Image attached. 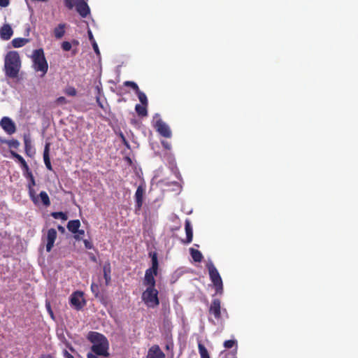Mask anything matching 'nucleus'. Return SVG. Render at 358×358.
I'll list each match as a JSON object with an SVG mask.
<instances>
[{
    "label": "nucleus",
    "instance_id": "obj_38",
    "mask_svg": "<svg viewBox=\"0 0 358 358\" xmlns=\"http://www.w3.org/2000/svg\"><path fill=\"white\" fill-rule=\"evenodd\" d=\"M62 48L64 51H69L71 49V43H69L68 41H64L62 43Z\"/></svg>",
    "mask_w": 358,
    "mask_h": 358
},
{
    "label": "nucleus",
    "instance_id": "obj_30",
    "mask_svg": "<svg viewBox=\"0 0 358 358\" xmlns=\"http://www.w3.org/2000/svg\"><path fill=\"white\" fill-rule=\"evenodd\" d=\"M6 143L10 148L17 149L20 146V142L16 139L6 141Z\"/></svg>",
    "mask_w": 358,
    "mask_h": 358
},
{
    "label": "nucleus",
    "instance_id": "obj_56",
    "mask_svg": "<svg viewBox=\"0 0 358 358\" xmlns=\"http://www.w3.org/2000/svg\"><path fill=\"white\" fill-rule=\"evenodd\" d=\"M127 162H129L130 163L131 162V160L129 157H127Z\"/></svg>",
    "mask_w": 358,
    "mask_h": 358
},
{
    "label": "nucleus",
    "instance_id": "obj_26",
    "mask_svg": "<svg viewBox=\"0 0 358 358\" xmlns=\"http://www.w3.org/2000/svg\"><path fill=\"white\" fill-rule=\"evenodd\" d=\"M198 348L201 358H210L206 348L203 344L199 343Z\"/></svg>",
    "mask_w": 358,
    "mask_h": 358
},
{
    "label": "nucleus",
    "instance_id": "obj_5",
    "mask_svg": "<svg viewBox=\"0 0 358 358\" xmlns=\"http://www.w3.org/2000/svg\"><path fill=\"white\" fill-rule=\"evenodd\" d=\"M159 292L155 287H147L142 294V301L148 308H154L159 306Z\"/></svg>",
    "mask_w": 358,
    "mask_h": 358
},
{
    "label": "nucleus",
    "instance_id": "obj_14",
    "mask_svg": "<svg viewBox=\"0 0 358 358\" xmlns=\"http://www.w3.org/2000/svg\"><path fill=\"white\" fill-rule=\"evenodd\" d=\"M57 231L55 229L51 228L48 230L47 236H46V251L50 252L52 248L54 246L55 241L57 238Z\"/></svg>",
    "mask_w": 358,
    "mask_h": 358
},
{
    "label": "nucleus",
    "instance_id": "obj_4",
    "mask_svg": "<svg viewBox=\"0 0 358 358\" xmlns=\"http://www.w3.org/2000/svg\"><path fill=\"white\" fill-rule=\"evenodd\" d=\"M33 67L36 71L41 72L44 76L48 70V64L42 48L34 50L32 55Z\"/></svg>",
    "mask_w": 358,
    "mask_h": 358
},
{
    "label": "nucleus",
    "instance_id": "obj_7",
    "mask_svg": "<svg viewBox=\"0 0 358 358\" xmlns=\"http://www.w3.org/2000/svg\"><path fill=\"white\" fill-rule=\"evenodd\" d=\"M70 303L77 310L83 309L86 305L83 292L80 291L74 292L71 296Z\"/></svg>",
    "mask_w": 358,
    "mask_h": 358
},
{
    "label": "nucleus",
    "instance_id": "obj_36",
    "mask_svg": "<svg viewBox=\"0 0 358 358\" xmlns=\"http://www.w3.org/2000/svg\"><path fill=\"white\" fill-rule=\"evenodd\" d=\"M45 308H46V310H47L48 313H49L50 317L52 320H55L54 313L52 310L51 305H50V303L49 301H45Z\"/></svg>",
    "mask_w": 358,
    "mask_h": 358
},
{
    "label": "nucleus",
    "instance_id": "obj_34",
    "mask_svg": "<svg viewBox=\"0 0 358 358\" xmlns=\"http://www.w3.org/2000/svg\"><path fill=\"white\" fill-rule=\"evenodd\" d=\"M124 85L127 87H131L135 92H137L139 90L138 85L133 81H125Z\"/></svg>",
    "mask_w": 358,
    "mask_h": 358
},
{
    "label": "nucleus",
    "instance_id": "obj_33",
    "mask_svg": "<svg viewBox=\"0 0 358 358\" xmlns=\"http://www.w3.org/2000/svg\"><path fill=\"white\" fill-rule=\"evenodd\" d=\"M91 291L94 294L96 297L99 296V285L96 283H92L91 285Z\"/></svg>",
    "mask_w": 358,
    "mask_h": 358
},
{
    "label": "nucleus",
    "instance_id": "obj_52",
    "mask_svg": "<svg viewBox=\"0 0 358 358\" xmlns=\"http://www.w3.org/2000/svg\"><path fill=\"white\" fill-rule=\"evenodd\" d=\"M96 101H97V103H98L99 106L101 108H103V105H102V103H101V101H100V99H99V97H96Z\"/></svg>",
    "mask_w": 358,
    "mask_h": 358
},
{
    "label": "nucleus",
    "instance_id": "obj_49",
    "mask_svg": "<svg viewBox=\"0 0 358 358\" xmlns=\"http://www.w3.org/2000/svg\"><path fill=\"white\" fill-rule=\"evenodd\" d=\"M98 355H96V354H94V352L92 353V352H89L87 355V358H99L97 357Z\"/></svg>",
    "mask_w": 358,
    "mask_h": 358
},
{
    "label": "nucleus",
    "instance_id": "obj_50",
    "mask_svg": "<svg viewBox=\"0 0 358 358\" xmlns=\"http://www.w3.org/2000/svg\"><path fill=\"white\" fill-rule=\"evenodd\" d=\"M90 40L93 43L94 41L93 35L90 31H88Z\"/></svg>",
    "mask_w": 358,
    "mask_h": 358
},
{
    "label": "nucleus",
    "instance_id": "obj_25",
    "mask_svg": "<svg viewBox=\"0 0 358 358\" xmlns=\"http://www.w3.org/2000/svg\"><path fill=\"white\" fill-rule=\"evenodd\" d=\"M39 197H40L43 206L48 207L50 205V198H49L48 194L45 191H42L40 192Z\"/></svg>",
    "mask_w": 358,
    "mask_h": 358
},
{
    "label": "nucleus",
    "instance_id": "obj_32",
    "mask_svg": "<svg viewBox=\"0 0 358 358\" xmlns=\"http://www.w3.org/2000/svg\"><path fill=\"white\" fill-rule=\"evenodd\" d=\"M224 347L225 348H232L234 345L236 346L235 353L237 351V342L235 340H227L224 342Z\"/></svg>",
    "mask_w": 358,
    "mask_h": 358
},
{
    "label": "nucleus",
    "instance_id": "obj_11",
    "mask_svg": "<svg viewBox=\"0 0 358 358\" xmlns=\"http://www.w3.org/2000/svg\"><path fill=\"white\" fill-rule=\"evenodd\" d=\"M209 313L213 315L215 318L219 320L221 318V301L218 299H214L209 308Z\"/></svg>",
    "mask_w": 358,
    "mask_h": 358
},
{
    "label": "nucleus",
    "instance_id": "obj_3",
    "mask_svg": "<svg viewBox=\"0 0 358 358\" xmlns=\"http://www.w3.org/2000/svg\"><path fill=\"white\" fill-rule=\"evenodd\" d=\"M149 257L151 258L152 266L145 271L143 285L147 287H155V276L157 275L159 268L158 255L156 252H150Z\"/></svg>",
    "mask_w": 358,
    "mask_h": 358
},
{
    "label": "nucleus",
    "instance_id": "obj_31",
    "mask_svg": "<svg viewBox=\"0 0 358 358\" xmlns=\"http://www.w3.org/2000/svg\"><path fill=\"white\" fill-rule=\"evenodd\" d=\"M10 154L13 157H14L15 159H16L17 160V162L20 164L21 166H22L24 164L26 163V161L24 159V158L20 155L15 152V151L10 150Z\"/></svg>",
    "mask_w": 358,
    "mask_h": 358
},
{
    "label": "nucleus",
    "instance_id": "obj_21",
    "mask_svg": "<svg viewBox=\"0 0 358 358\" xmlns=\"http://www.w3.org/2000/svg\"><path fill=\"white\" fill-rule=\"evenodd\" d=\"M23 139H24V143L25 153L27 155L31 157V154L30 152H31L32 148H31V141L29 135H26V134L24 135Z\"/></svg>",
    "mask_w": 358,
    "mask_h": 358
},
{
    "label": "nucleus",
    "instance_id": "obj_58",
    "mask_svg": "<svg viewBox=\"0 0 358 358\" xmlns=\"http://www.w3.org/2000/svg\"><path fill=\"white\" fill-rule=\"evenodd\" d=\"M46 357L47 358H52L50 355H48Z\"/></svg>",
    "mask_w": 358,
    "mask_h": 358
},
{
    "label": "nucleus",
    "instance_id": "obj_17",
    "mask_svg": "<svg viewBox=\"0 0 358 358\" xmlns=\"http://www.w3.org/2000/svg\"><path fill=\"white\" fill-rule=\"evenodd\" d=\"M50 143H46L44 151H43V161L45 163V165L49 171H52V166L50 162Z\"/></svg>",
    "mask_w": 358,
    "mask_h": 358
},
{
    "label": "nucleus",
    "instance_id": "obj_24",
    "mask_svg": "<svg viewBox=\"0 0 358 358\" xmlns=\"http://www.w3.org/2000/svg\"><path fill=\"white\" fill-rule=\"evenodd\" d=\"M135 110L139 116L145 117L148 115L147 106L145 105L136 104L135 106Z\"/></svg>",
    "mask_w": 358,
    "mask_h": 358
},
{
    "label": "nucleus",
    "instance_id": "obj_2",
    "mask_svg": "<svg viewBox=\"0 0 358 358\" xmlns=\"http://www.w3.org/2000/svg\"><path fill=\"white\" fill-rule=\"evenodd\" d=\"M21 66L20 55L16 51H10L5 57V72L6 75L10 78H15L18 76Z\"/></svg>",
    "mask_w": 358,
    "mask_h": 358
},
{
    "label": "nucleus",
    "instance_id": "obj_45",
    "mask_svg": "<svg viewBox=\"0 0 358 358\" xmlns=\"http://www.w3.org/2000/svg\"><path fill=\"white\" fill-rule=\"evenodd\" d=\"M21 168L23 171V173H26V172H28V171H29V167L28 166V164H27V162L25 164H24L22 166H21Z\"/></svg>",
    "mask_w": 358,
    "mask_h": 358
},
{
    "label": "nucleus",
    "instance_id": "obj_10",
    "mask_svg": "<svg viewBox=\"0 0 358 358\" xmlns=\"http://www.w3.org/2000/svg\"><path fill=\"white\" fill-rule=\"evenodd\" d=\"M0 126L6 133L11 135L16 131L15 122L8 117H3L0 121Z\"/></svg>",
    "mask_w": 358,
    "mask_h": 358
},
{
    "label": "nucleus",
    "instance_id": "obj_29",
    "mask_svg": "<svg viewBox=\"0 0 358 358\" xmlns=\"http://www.w3.org/2000/svg\"><path fill=\"white\" fill-rule=\"evenodd\" d=\"M29 195L31 199V201L36 204L38 201V197L36 196V192L34 189V187H28Z\"/></svg>",
    "mask_w": 358,
    "mask_h": 358
},
{
    "label": "nucleus",
    "instance_id": "obj_42",
    "mask_svg": "<svg viewBox=\"0 0 358 358\" xmlns=\"http://www.w3.org/2000/svg\"><path fill=\"white\" fill-rule=\"evenodd\" d=\"M83 242H84L85 247L87 249H92L93 248L94 246H93V244L92 242L89 241L88 240H84Z\"/></svg>",
    "mask_w": 358,
    "mask_h": 358
},
{
    "label": "nucleus",
    "instance_id": "obj_12",
    "mask_svg": "<svg viewBox=\"0 0 358 358\" xmlns=\"http://www.w3.org/2000/svg\"><path fill=\"white\" fill-rule=\"evenodd\" d=\"M146 358H166V355L158 345H153L148 349Z\"/></svg>",
    "mask_w": 358,
    "mask_h": 358
},
{
    "label": "nucleus",
    "instance_id": "obj_46",
    "mask_svg": "<svg viewBox=\"0 0 358 358\" xmlns=\"http://www.w3.org/2000/svg\"><path fill=\"white\" fill-rule=\"evenodd\" d=\"M63 355L65 358H74V357L66 350H64Z\"/></svg>",
    "mask_w": 358,
    "mask_h": 358
},
{
    "label": "nucleus",
    "instance_id": "obj_23",
    "mask_svg": "<svg viewBox=\"0 0 358 358\" xmlns=\"http://www.w3.org/2000/svg\"><path fill=\"white\" fill-rule=\"evenodd\" d=\"M28 42V39L24 38H15L12 41V45L14 48H21Z\"/></svg>",
    "mask_w": 358,
    "mask_h": 358
},
{
    "label": "nucleus",
    "instance_id": "obj_40",
    "mask_svg": "<svg viewBox=\"0 0 358 358\" xmlns=\"http://www.w3.org/2000/svg\"><path fill=\"white\" fill-rule=\"evenodd\" d=\"M161 143L166 150H170L171 149V145L169 142L166 141H162Z\"/></svg>",
    "mask_w": 358,
    "mask_h": 358
},
{
    "label": "nucleus",
    "instance_id": "obj_18",
    "mask_svg": "<svg viewBox=\"0 0 358 358\" xmlns=\"http://www.w3.org/2000/svg\"><path fill=\"white\" fill-rule=\"evenodd\" d=\"M103 278L105 279V284L108 286L111 280V266L109 262H106L103 266Z\"/></svg>",
    "mask_w": 358,
    "mask_h": 358
},
{
    "label": "nucleus",
    "instance_id": "obj_6",
    "mask_svg": "<svg viewBox=\"0 0 358 358\" xmlns=\"http://www.w3.org/2000/svg\"><path fill=\"white\" fill-rule=\"evenodd\" d=\"M206 267L208 270L210 280L215 287L216 294H222L223 292V283L217 269L213 262L208 263Z\"/></svg>",
    "mask_w": 358,
    "mask_h": 358
},
{
    "label": "nucleus",
    "instance_id": "obj_48",
    "mask_svg": "<svg viewBox=\"0 0 358 358\" xmlns=\"http://www.w3.org/2000/svg\"><path fill=\"white\" fill-rule=\"evenodd\" d=\"M23 174H24V177L27 179H29V178H31V176H33V173L30 170L28 171V172H26Z\"/></svg>",
    "mask_w": 358,
    "mask_h": 358
},
{
    "label": "nucleus",
    "instance_id": "obj_27",
    "mask_svg": "<svg viewBox=\"0 0 358 358\" xmlns=\"http://www.w3.org/2000/svg\"><path fill=\"white\" fill-rule=\"evenodd\" d=\"M136 93L138 98L140 102L141 103V104L148 106V99H147L145 94L144 92H141L140 90H138V91L136 92Z\"/></svg>",
    "mask_w": 358,
    "mask_h": 358
},
{
    "label": "nucleus",
    "instance_id": "obj_22",
    "mask_svg": "<svg viewBox=\"0 0 358 358\" xmlns=\"http://www.w3.org/2000/svg\"><path fill=\"white\" fill-rule=\"evenodd\" d=\"M189 252L194 262H201L202 261L203 255L199 250L191 248H189Z\"/></svg>",
    "mask_w": 358,
    "mask_h": 358
},
{
    "label": "nucleus",
    "instance_id": "obj_43",
    "mask_svg": "<svg viewBox=\"0 0 358 358\" xmlns=\"http://www.w3.org/2000/svg\"><path fill=\"white\" fill-rule=\"evenodd\" d=\"M28 180H29V182L27 185V187H34L36 185V181H35L34 176H31V178H29V179H28Z\"/></svg>",
    "mask_w": 358,
    "mask_h": 358
},
{
    "label": "nucleus",
    "instance_id": "obj_13",
    "mask_svg": "<svg viewBox=\"0 0 358 358\" xmlns=\"http://www.w3.org/2000/svg\"><path fill=\"white\" fill-rule=\"evenodd\" d=\"M76 11L82 17H86L90 14V8L84 0H76Z\"/></svg>",
    "mask_w": 358,
    "mask_h": 358
},
{
    "label": "nucleus",
    "instance_id": "obj_55",
    "mask_svg": "<svg viewBox=\"0 0 358 358\" xmlns=\"http://www.w3.org/2000/svg\"><path fill=\"white\" fill-rule=\"evenodd\" d=\"M58 229H59V231H64V228L63 227H62V226H59V227H58Z\"/></svg>",
    "mask_w": 358,
    "mask_h": 358
},
{
    "label": "nucleus",
    "instance_id": "obj_16",
    "mask_svg": "<svg viewBox=\"0 0 358 358\" xmlns=\"http://www.w3.org/2000/svg\"><path fill=\"white\" fill-rule=\"evenodd\" d=\"M185 229L186 233V239H182L181 242L184 244H189L192 241L193 238V229L189 220H185Z\"/></svg>",
    "mask_w": 358,
    "mask_h": 358
},
{
    "label": "nucleus",
    "instance_id": "obj_41",
    "mask_svg": "<svg viewBox=\"0 0 358 358\" xmlns=\"http://www.w3.org/2000/svg\"><path fill=\"white\" fill-rule=\"evenodd\" d=\"M56 102L58 104H66L67 103V101L65 97L59 96L57 99Z\"/></svg>",
    "mask_w": 358,
    "mask_h": 358
},
{
    "label": "nucleus",
    "instance_id": "obj_19",
    "mask_svg": "<svg viewBox=\"0 0 358 358\" xmlns=\"http://www.w3.org/2000/svg\"><path fill=\"white\" fill-rule=\"evenodd\" d=\"M66 24L64 23L59 24L53 30V34L57 39L62 38L65 34Z\"/></svg>",
    "mask_w": 358,
    "mask_h": 358
},
{
    "label": "nucleus",
    "instance_id": "obj_53",
    "mask_svg": "<svg viewBox=\"0 0 358 358\" xmlns=\"http://www.w3.org/2000/svg\"><path fill=\"white\" fill-rule=\"evenodd\" d=\"M171 348H173V344H167L166 345V350H170Z\"/></svg>",
    "mask_w": 358,
    "mask_h": 358
},
{
    "label": "nucleus",
    "instance_id": "obj_51",
    "mask_svg": "<svg viewBox=\"0 0 358 358\" xmlns=\"http://www.w3.org/2000/svg\"><path fill=\"white\" fill-rule=\"evenodd\" d=\"M90 259L94 262H96V257L94 255L90 256Z\"/></svg>",
    "mask_w": 358,
    "mask_h": 358
},
{
    "label": "nucleus",
    "instance_id": "obj_44",
    "mask_svg": "<svg viewBox=\"0 0 358 358\" xmlns=\"http://www.w3.org/2000/svg\"><path fill=\"white\" fill-rule=\"evenodd\" d=\"M10 3V0H0V6L1 7H7Z\"/></svg>",
    "mask_w": 358,
    "mask_h": 358
},
{
    "label": "nucleus",
    "instance_id": "obj_57",
    "mask_svg": "<svg viewBox=\"0 0 358 358\" xmlns=\"http://www.w3.org/2000/svg\"><path fill=\"white\" fill-rule=\"evenodd\" d=\"M120 136L122 139H123V137H124V136L122 134H120Z\"/></svg>",
    "mask_w": 358,
    "mask_h": 358
},
{
    "label": "nucleus",
    "instance_id": "obj_54",
    "mask_svg": "<svg viewBox=\"0 0 358 358\" xmlns=\"http://www.w3.org/2000/svg\"><path fill=\"white\" fill-rule=\"evenodd\" d=\"M122 141H123V143H124V144L125 145H127V146H128V145H128V142L127 141V140H126L125 137H123V139H122Z\"/></svg>",
    "mask_w": 358,
    "mask_h": 358
},
{
    "label": "nucleus",
    "instance_id": "obj_8",
    "mask_svg": "<svg viewBox=\"0 0 358 358\" xmlns=\"http://www.w3.org/2000/svg\"><path fill=\"white\" fill-rule=\"evenodd\" d=\"M145 192V187L143 185H140L136 191L134 198H135V212L138 213V211L141 210L142 206L143 204V198Z\"/></svg>",
    "mask_w": 358,
    "mask_h": 358
},
{
    "label": "nucleus",
    "instance_id": "obj_35",
    "mask_svg": "<svg viewBox=\"0 0 358 358\" xmlns=\"http://www.w3.org/2000/svg\"><path fill=\"white\" fill-rule=\"evenodd\" d=\"M64 92L66 94L71 96H74L77 94L76 90L73 87H67Z\"/></svg>",
    "mask_w": 358,
    "mask_h": 358
},
{
    "label": "nucleus",
    "instance_id": "obj_37",
    "mask_svg": "<svg viewBox=\"0 0 358 358\" xmlns=\"http://www.w3.org/2000/svg\"><path fill=\"white\" fill-rule=\"evenodd\" d=\"M76 5V0H64V5L66 8H68L69 10H71L73 6Z\"/></svg>",
    "mask_w": 358,
    "mask_h": 358
},
{
    "label": "nucleus",
    "instance_id": "obj_9",
    "mask_svg": "<svg viewBox=\"0 0 358 358\" xmlns=\"http://www.w3.org/2000/svg\"><path fill=\"white\" fill-rule=\"evenodd\" d=\"M156 131L162 136L165 138H171L172 136L171 131L162 120L159 119L154 124Z\"/></svg>",
    "mask_w": 358,
    "mask_h": 358
},
{
    "label": "nucleus",
    "instance_id": "obj_39",
    "mask_svg": "<svg viewBox=\"0 0 358 358\" xmlns=\"http://www.w3.org/2000/svg\"><path fill=\"white\" fill-rule=\"evenodd\" d=\"M74 234H75V236H74L75 239L80 240L82 238L81 236L85 234V231L83 229H81V230L78 229V231Z\"/></svg>",
    "mask_w": 358,
    "mask_h": 358
},
{
    "label": "nucleus",
    "instance_id": "obj_47",
    "mask_svg": "<svg viewBox=\"0 0 358 358\" xmlns=\"http://www.w3.org/2000/svg\"><path fill=\"white\" fill-rule=\"evenodd\" d=\"M92 47H93V49L95 51V52L97 53V54H99V47H98V45L96 44V43L95 41H94L92 43Z\"/></svg>",
    "mask_w": 358,
    "mask_h": 358
},
{
    "label": "nucleus",
    "instance_id": "obj_15",
    "mask_svg": "<svg viewBox=\"0 0 358 358\" xmlns=\"http://www.w3.org/2000/svg\"><path fill=\"white\" fill-rule=\"evenodd\" d=\"M13 34V31L8 24H3L0 28V38L3 41L9 40Z\"/></svg>",
    "mask_w": 358,
    "mask_h": 358
},
{
    "label": "nucleus",
    "instance_id": "obj_1",
    "mask_svg": "<svg viewBox=\"0 0 358 358\" xmlns=\"http://www.w3.org/2000/svg\"><path fill=\"white\" fill-rule=\"evenodd\" d=\"M87 339L93 343L91 350L94 354L103 357H109V343L104 335L96 331H90Z\"/></svg>",
    "mask_w": 358,
    "mask_h": 358
},
{
    "label": "nucleus",
    "instance_id": "obj_59",
    "mask_svg": "<svg viewBox=\"0 0 358 358\" xmlns=\"http://www.w3.org/2000/svg\"><path fill=\"white\" fill-rule=\"evenodd\" d=\"M40 358H45V356H42V357H41Z\"/></svg>",
    "mask_w": 358,
    "mask_h": 358
},
{
    "label": "nucleus",
    "instance_id": "obj_28",
    "mask_svg": "<svg viewBox=\"0 0 358 358\" xmlns=\"http://www.w3.org/2000/svg\"><path fill=\"white\" fill-rule=\"evenodd\" d=\"M50 215L55 219H61L62 220L68 219L67 215L63 212H52Z\"/></svg>",
    "mask_w": 358,
    "mask_h": 358
},
{
    "label": "nucleus",
    "instance_id": "obj_20",
    "mask_svg": "<svg viewBox=\"0 0 358 358\" xmlns=\"http://www.w3.org/2000/svg\"><path fill=\"white\" fill-rule=\"evenodd\" d=\"M80 227V222L79 220H70L67 224V229L73 234H76Z\"/></svg>",
    "mask_w": 358,
    "mask_h": 358
}]
</instances>
